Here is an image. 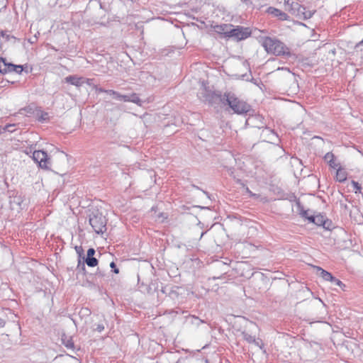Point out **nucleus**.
<instances>
[{
  "label": "nucleus",
  "mask_w": 363,
  "mask_h": 363,
  "mask_svg": "<svg viewBox=\"0 0 363 363\" xmlns=\"http://www.w3.org/2000/svg\"><path fill=\"white\" fill-rule=\"evenodd\" d=\"M6 40L7 41H9L11 38H13L15 39V37L14 36H12V35H6V37H5Z\"/></svg>",
  "instance_id": "40"
},
{
  "label": "nucleus",
  "mask_w": 363,
  "mask_h": 363,
  "mask_svg": "<svg viewBox=\"0 0 363 363\" xmlns=\"http://www.w3.org/2000/svg\"><path fill=\"white\" fill-rule=\"evenodd\" d=\"M252 344H254L255 346L258 347L260 350H263L265 353L266 351L264 350V345L262 339L260 338H255V341L252 342Z\"/></svg>",
  "instance_id": "22"
},
{
  "label": "nucleus",
  "mask_w": 363,
  "mask_h": 363,
  "mask_svg": "<svg viewBox=\"0 0 363 363\" xmlns=\"http://www.w3.org/2000/svg\"><path fill=\"white\" fill-rule=\"evenodd\" d=\"M232 25L223 24L220 26H217L218 31L220 33H223L226 36H228L227 31L230 30V28L232 27Z\"/></svg>",
  "instance_id": "19"
},
{
  "label": "nucleus",
  "mask_w": 363,
  "mask_h": 363,
  "mask_svg": "<svg viewBox=\"0 0 363 363\" xmlns=\"http://www.w3.org/2000/svg\"><path fill=\"white\" fill-rule=\"evenodd\" d=\"M108 90V89H104L103 88H98V89H96V91L99 92V93H106L107 94Z\"/></svg>",
  "instance_id": "38"
},
{
  "label": "nucleus",
  "mask_w": 363,
  "mask_h": 363,
  "mask_svg": "<svg viewBox=\"0 0 363 363\" xmlns=\"http://www.w3.org/2000/svg\"><path fill=\"white\" fill-rule=\"evenodd\" d=\"M228 37H233L238 40H242L246 39L251 34V31L248 28H243L241 26H237L235 28H230L229 31H227Z\"/></svg>",
  "instance_id": "5"
},
{
  "label": "nucleus",
  "mask_w": 363,
  "mask_h": 363,
  "mask_svg": "<svg viewBox=\"0 0 363 363\" xmlns=\"http://www.w3.org/2000/svg\"><path fill=\"white\" fill-rule=\"evenodd\" d=\"M89 222L96 233L103 234L106 232L107 220L99 210L91 211L89 214Z\"/></svg>",
  "instance_id": "3"
},
{
  "label": "nucleus",
  "mask_w": 363,
  "mask_h": 363,
  "mask_svg": "<svg viewBox=\"0 0 363 363\" xmlns=\"http://www.w3.org/2000/svg\"><path fill=\"white\" fill-rule=\"evenodd\" d=\"M206 233V232H203L201 235V238Z\"/></svg>",
  "instance_id": "45"
},
{
  "label": "nucleus",
  "mask_w": 363,
  "mask_h": 363,
  "mask_svg": "<svg viewBox=\"0 0 363 363\" xmlns=\"http://www.w3.org/2000/svg\"><path fill=\"white\" fill-rule=\"evenodd\" d=\"M96 251L94 248H89L87 250V257H94Z\"/></svg>",
  "instance_id": "36"
},
{
  "label": "nucleus",
  "mask_w": 363,
  "mask_h": 363,
  "mask_svg": "<svg viewBox=\"0 0 363 363\" xmlns=\"http://www.w3.org/2000/svg\"><path fill=\"white\" fill-rule=\"evenodd\" d=\"M107 94L113 96V97L114 99H117V100H118V96L120 95V93H118V92L114 91V90H112V89H108V91H107Z\"/></svg>",
  "instance_id": "31"
},
{
  "label": "nucleus",
  "mask_w": 363,
  "mask_h": 363,
  "mask_svg": "<svg viewBox=\"0 0 363 363\" xmlns=\"http://www.w3.org/2000/svg\"><path fill=\"white\" fill-rule=\"evenodd\" d=\"M6 35L7 34L4 31L0 30V35L1 36H2L3 38H5Z\"/></svg>",
  "instance_id": "43"
},
{
  "label": "nucleus",
  "mask_w": 363,
  "mask_h": 363,
  "mask_svg": "<svg viewBox=\"0 0 363 363\" xmlns=\"http://www.w3.org/2000/svg\"><path fill=\"white\" fill-rule=\"evenodd\" d=\"M76 252L78 254L79 259H81L82 255L84 253V250L82 246H76L74 247Z\"/></svg>",
  "instance_id": "32"
},
{
  "label": "nucleus",
  "mask_w": 363,
  "mask_h": 363,
  "mask_svg": "<svg viewBox=\"0 0 363 363\" xmlns=\"http://www.w3.org/2000/svg\"><path fill=\"white\" fill-rule=\"evenodd\" d=\"M86 264L91 267H96L98 264V259L94 257H86L84 260Z\"/></svg>",
  "instance_id": "16"
},
{
  "label": "nucleus",
  "mask_w": 363,
  "mask_h": 363,
  "mask_svg": "<svg viewBox=\"0 0 363 363\" xmlns=\"http://www.w3.org/2000/svg\"><path fill=\"white\" fill-rule=\"evenodd\" d=\"M62 343L64 345L68 348V349H73L74 348V342L72 341V339L69 337H62Z\"/></svg>",
  "instance_id": "15"
},
{
  "label": "nucleus",
  "mask_w": 363,
  "mask_h": 363,
  "mask_svg": "<svg viewBox=\"0 0 363 363\" xmlns=\"http://www.w3.org/2000/svg\"><path fill=\"white\" fill-rule=\"evenodd\" d=\"M313 14V13L311 11H308L306 9L302 18L303 19H308L312 17Z\"/></svg>",
  "instance_id": "33"
},
{
  "label": "nucleus",
  "mask_w": 363,
  "mask_h": 363,
  "mask_svg": "<svg viewBox=\"0 0 363 363\" xmlns=\"http://www.w3.org/2000/svg\"><path fill=\"white\" fill-rule=\"evenodd\" d=\"M84 262H85L84 261H82L80 259H79L77 267V269L79 272H82L84 274L86 272Z\"/></svg>",
  "instance_id": "24"
},
{
  "label": "nucleus",
  "mask_w": 363,
  "mask_h": 363,
  "mask_svg": "<svg viewBox=\"0 0 363 363\" xmlns=\"http://www.w3.org/2000/svg\"><path fill=\"white\" fill-rule=\"evenodd\" d=\"M359 45H363V39L359 43Z\"/></svg>",
  "instance_id": "44"
},
{
  "label": "nucleus",
  "mask_w": 363,
  "mask_h": 363,
  "mask_svg": "<svg viewBox=\"0 0 363 363\" xmlns=\"http://www.w3.org/2000/svg\"><path fill=\"white\" fill-rule=\"evenodd\" d=\"M318 272H320L319 275L325 281H330L333 279V275L331 273L327 272L326 270L322 269L320 267H314Z\"/></svg>",
  "instance_id": "12"
},
{
  "label": "nucleus",
  "mask_w": 363,
  "mask_h": 363,
  "mask_svg": "<svg viewBox=\"0 0 363 363\" xmlns=\"http://www.w3.org/2000/svg\"><path fill=\"white\" fill-rule=\"evenodd\" d=\"M204 323L203 320L199 319L197 317L192 316L191 318V323L196 326H199L200 324Z\"/></svg>",
  "instance_id": "26"
},
{
  "label": "nucleus",
  "mask_w": 363,
  "mask_h": 363,
  "mask_svg": "<svg viewBox=\"0 0 363 363\" xmlns=\"http://www.w3.org/2000/svg\"><path fill=\"white\" fill-rule=\"evenodd\" d=\"M228 172H229V174H230V176H232L235 179H237V182H238V183H239V182H240V179H237V178H236V177H235V175L234 174V169H230L228 170Z\"/></svg>",
  "instance_id": "37"
},
{
  "label": "nucleus",
  "mask_w": 363,
  "mask_h": 363,
  "mask_svg": "<svg viewBox=\"0 0 363 363\" xmlns=\"http://www.w3.org/2000/svg\"><path fill=\"white\" fill-rule=\"evenodd\" d=\"M267 12L273 16L277 17L281 21H286L289 18L286 13L274 7H269L267 10Z\"/></svg>",
  "instance_id": "7"
},
{
  "label": "nucleus",
  "mask_w": 363,
  "mask_h": 363,
  "mask_svg": "<svg viewBox=\"0 0 363 363\" xmlns=\"http://www.w3.org/2000/svg\"><path fill=\"white\" fill-rule=\"evenodd\" d=\"M110 267H111V269H113V272H114L115 274H118V273H119V270H118V269L116 267V264H115L113 262H112L110 264Z\"/></svg>",
  "instance_id": "35"
},
{
  "label": "nucleus",
  "mask_w": 363,
  "mask_h": 363,
  "mask_svg": "<svg viewBox=\"0 0 363 363\" xmlns=\"http://www.w3.org/2000/svg\"><path fill=\"white\" fill-rule=\"evenodd\" d=\"M65 82L76 86H81L84 84V78L76 75H69L65 78Z\"/></svg>",
  "instance_id": "8"
},
{
  "label": "nucleus",
  "mask_w": 363,
  "mask_h": 363,
  "mask_svg": "<svg viewBox=\"0 0 363 363\" xmlns=\"http://www.w3.org/2000/svg\"><path fill=\"white\" fill-rule=\"evenodd\" d=\"M5 131L13 133L15 130V124H7L4 128Z\"/></svg>",
  "instance_id": "29"
},
{
  "label": "nucleus",
  "mask_w": 363,
  "mask_h": 363,
  "mask_svg": "<svg viewBox=\"0 0 363 363\" xmlns=\"http://www.w3.org/2000/svg\"><path fill=\"white\" fill-rule=\"evenodd\" d=\"M23 70V67L22 65H15L12 64V67H11V72H15L18 74H21Z\"/></svg>",
  "instance_id": "23"
},
{
  "label": "nucleus",
  "mask_w": 363,
  "mask_h": 363,
  "mask_svg": "<svg viewBox=\"0 0 363 363\" xmlns=\"http://www.w3.org/2000/svg\"><path fill=\"white\" fill-rule=\"evenodd\" d=\"M94 330L99 333H101L104 330V325L102 323H99L96 325V328Z\"/></svg>",
  "instance_id": "34"
},
{
  "label": "nucleus",
  "mask_w": 363,
  "mask_h": 363,
  "mask_svg": "<svg viewBox=\"0 0 363 363\" xmlns=\"http://www.w3.org/2000/svg\"><path fill=\"white\" fill-rule=\"evenodd\" d=\"M130 94H120L118 100L123 101L125 102H130Z\"/></svg>",
  "instance_id": "28"
},
{
  "label": "nucleus",
  "mask_w": 363,
  "mask_h": 363,
  "mask_svg": "<svg viewBox=\"0 0 363 363\" xmlns=\"http://www.w3.org/2000/svg\"><path fill=\"white\" fill-rule=\"evenodd\" d=\"M336 179L340 182H343L347 179V173L343 169L339 167L337 169Z\"/></svg>",
  "instance_id": "13"
},
{
  "label": "nucleus",
  "mask_w": 363,
  "mask_h": 363,
  "mask_svg": "<svg viewBox=\"0 0 363 363\" xmlns=\"http://www.w3.org/2000/svg\"><path fill=\"white\" fill-rule=\"evenodd\" d=\"M296 205L299 211L300 215L308 220V218L310 217V216H308V211L304 210L300 202H297Z\"/></svg>",
  "instance_id": "21"
},
{
  "label": "nucleus",
  "mask_w": 363,
  "mask_h": 363,
  "mask_svg": "<svg viewBox=\"0 0 363 363\" xmlns=\"http://www.w3.org/2000/svg\"><path fill=\"white\" fill-rule=\"evenodd\" d=\"M330 282H332L333 284H335L336 286H345V284L339 279H336L335 277L333 276V279H331Z\"/></svg>",
  "instance_id": "30"
},
{
  "label": "nucleus",
  "mask_w": 363,
  "mask_h": 363,
  "mask_svg": "<svg viewBox=\"0 0 363 363\" xmlns=\"http://www.w3.org/2000/svg\"><path fill=\"white\" fill-rule=\"evenodd\" d=\"M32 158L42 169H48L51 167L50 157L45 151H33Z\"/></svg>",
  "instance_id": "4"
},
{
  "label": "nucleus",
  "mask_w": 363,
  "mask_h": 363,
  "mask_svg": "<svg viewBox=\"0 0 363 363\" xmlns=\"http://www.w3.org/2000/svg\"><path fill=\"white\" fill-rule=\"evenodd\" d=\"M306 7L303 6H300V8L298 9V10L296 11V13L294 14L296 16H298L299 18H302L303 13L305 12Z\"/></svg>",
  "instance_id": "25"
},
{
  "label": "nucleus",
  "mask_w": 363,
  "mask_h": 363,
  "mask_svg": "<svg viewBox=\"0 0 363 363\" xmlns=\"http://www.w3.org/2000/svg\"><path fill=\"white\" fill-rule=\"evenodd\" d=\"M247 192L250 194V196H255V194H253L248 188L246 189Z\"/></svg>",
  "instance_id": "41"
},
{
  "label": "nucleus",
  "mask_w": 363,
  "mask_h": 363,
  "mask_svg": "<svg viewBox=\"0 0 363 363\" xmlns=\"http://www.w3.org/2000/svg\"><path fill=\"white\" fill-rule=\"evenodd\" d=\"M284 3L286 9L293 15L296 13L298 9L300 8L301 6V4L294 0H284Z\"/></svg>",
  "instance_id": "9"
},
{
  "label": "nucleus",
  "mask_w": 363,
  "mask_h": 363,
  "mask_svg": "<svg viewBox=\"0 0 363 363\" xmlns=\"http://www.w3.org/2000/svg\"><path fill=\"white\" fill-rule=\"evenodd\" d=\"M243 3H245L246 4H252V1H250V0H241Z\"/></svg>",
  "instance_id": "42"
},
{
  "label": "nucleus",
  "mask_w": 363,
  "mask_h": 363,
  "mask_svg": "<svg viewBox=\"0 0 363 363\" xmlns=\"http://www.w3.org/2000/svg\"><path fill=\"white\" fill-rule=\"evenodd\" d=\"M308 220L316 225L323 226L325 229L330 228V221L326 219L325 216L321 214L310 216V217L308 218Z\"/></svg>",
  "instance_id": "6"
},
{
  "label": "nucleus",
  "mask_w": 363,
  "mask_h": 363,
  "mask_svg": "<svg viewBox=\"0 0 363 363\" xmlns=\"http://www.w3.org/2000/svg\"><path fill=\"white\" fill-rule=\"evenodd\" d=\"M130 102L134 103L138 106H142V101L136 93L130 94Z\"/></svg>",
  "instance_id": "18"
},
{
  "label": "nucleus",
  "mask_w": 363,
  "mask_h": 363,
  "mask_svg": "<svg viewBox=\"0 0 363 363\" xmlns=\"http://www.w3.org/2000/svg\"><path fill=\"white\" fill-rule=\"evenodd\" d=\"M37 119L40 122H45L48 120L49 116L47 112L39 110L36 113Z\"/></svg>",
  "instance_id": "14"
},
{
  "label": "nucleus",
  "mask_w": 363,
  "mask_h": 363,
  "mask_svg": "<svg viewBox=\"0 0 363 363\" xmlns=\"http://www.w3.org/2000/svg\"><path fill=\"white\" fill-rule=\"evenodd\" d=\"M352 185L354 187V189L355 190L354 192L357 194V192H360L362 189L361 185L355 181H352Z\"/></svg>",
  "instance_id": "27"
},
{
  "label": "nucleus",
  "mask_w": 363,
  "mask_h": 363,
  "mask_svg": "<svg viewBox=\"0 0 363 363\" xmlns=\"http://www.w3.org/2000/svg\"><path fill=\"white\" fill-rule=\"evenodd\" d=\"M262 45L268 53L288 57L291 55L289 48L276 38L265 37L262 39Z\"/></svg>",
  "instance_id": "2"
},
{
  "label": "nucleus",
  "mask_w": 363,
  "mask_h": 363,
  "mask_svg": "<svg viewBox=\"0 0 363 363\" xmlns=\"http://www.w3.org/2000/svg\"><path fill=\"white\" fill-rule=\"evenodd\" d=\"M242 338L250 344L252 343V342L255 341V336L250 335L247 331L242 332Z\"/></svg>",
  "instance_id": "20"
},
{
  "label": "nucleus",
  "mask_w": 363,
  "mask_h": 363,
  "mask_svg": "<svg viewBox=\"0 0 363 363\" xmlns=\"http://www.w3.org/2000/svg\"><path fill=\"white\" fill-rule=\"evenodd\" d=\"M12 67V63L6 62V60L3 57H0V72L1 74H6L8 72H11V67Z\"/></svg>",
  "instance_id": "11"
},
{
  "label": "nucleus",
  "mask_w": 363,
  "mask_h": 363,
  "mask_svg": "<svg viewBox=\"0 0 363 363\" xmlns=\"http://www.w3.org/2000/svg\"><path fill=\"white\" fill-rule=\"evenodd\" d=\"M7 313H11L9 309H1L0 311V328H3L5 325L6 320L4 316Z\"/></svg>",
  "instance_id": "17"
},
{
  "label": "nucleus",
  "mask_w": 363,
  "mask_h": 363,
  "mask_svg": "<svg viewBox=\"0 0 363 363\" xmlns=\"http://www.w3.org/2000/svg\"><path fill=\"white\" fill-rule=\"evenodd\" d=\"M277 70H284V71H287V72H291V71H290V69H289V68H288V67H279V68L277 69Z\"/></svg>",
  "instance_id": "39"
},
{
  "label": "nucleus",
  "mask_w": 363,
  "mask_h": 363,
  "mask_svg": "<svg viewBox=\"0 0 363 363\" xmlns=\"http://www.w3.org/2000/svg\"><path fill=\"white\" fill-rule=\"evenodd\" d=\"M208 96L211 98V99H208L209 103H211V100L218 99L221 103L228 104L234 113L237 114L247 113L252 110L251 106L249 104L240 99L232 92H226L223 95L212 92Z\"/></svg>",
  "instance_id": "1"
},
{
  "label": "nucleus",
  "mask_w": 363,
  "mask_h": 363,
  "mask_svg": "<svg viewBox=\"0 0 363 363\" xmlns=\"http://www.w3.org/2000/svg\"><path fill=\"white\" fill-rule=\"evenodd\" d=\"M325 160L329 164V166L333 169L338 167L339 164L336 162L335 155L332 152H328L324 156Z\"/></svg>",
  "instance_id": "10"
}]
</instances>
